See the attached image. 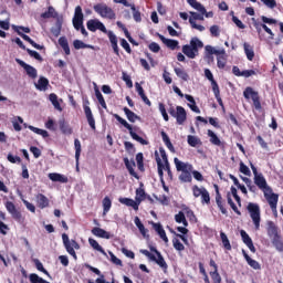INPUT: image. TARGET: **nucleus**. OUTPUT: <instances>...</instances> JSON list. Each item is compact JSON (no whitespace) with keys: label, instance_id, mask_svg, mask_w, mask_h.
<instances>
[{"label":"nucleus","instance_id":"nucleus-12","mask_svg":"<svg viewBox=\"0 0 283 283\" xmlns=\"http://www.w3.org/2000/svg\"><path fill=\"white\" fill-rule=\"evenodd\" d=\"M189 23L193 30L205 32V25L196 23V21H205V15L198 12H190Z\"/></svg>","mask_w":283,"mask_h":283},{"label":"nucleus","instance_id":"nucleus-33","mask_svg":"<svg viewBox=\"0 0 283 283\" xmlns=\"http://www.w3.org/2000/svg\"><path fill=\"white\" fill-rule=\"evenodd\" d=\"M118 202H120V205H125L126 207H132L134 209V211H138V202L134 201V199L120 197L118 199Z\"/></svg>","mask_w":283,"mask_h":283},{"label":"nucleus","instance_id":"nucleus-8","mask_svg":"<svg viewBox=\"0 0 283 283\" xmlns=\"http://www.w3.org/2000/svg\"><path fill=\"white\" fill-rule=\"evenodd\" d=\"M243 96L247 98V101L251 98L253 107L256 109V112H262V102L260 101V93H258V91H254L253 87L248 86L243 91Z\"/></svg>","mask_w":283,"mask_h":283},{"label":"nucleus","instance_id":"nucleus-42","mask_svg":"<svg viewBox=\"0 0 283 283\" xmlns=\"http://www.w3.org/2000/svg\"><path fill=\"white\" fill-rule=\"evenodd\" d=\"M88 244L92 247V249L102 253V255H107V252H105V249H103V247H101V244H98V241H96V239L90 238Z\"/></svg>","mask_w":283,"mask_h":283},{"label":"nucleus","instance_id":"nucleus-62","mask_svg":"<svg viewBox=\"0 0 283 283\" xmlns=\"http://www.w3.org/2000/svg\"><path fill=\"white\" fill-rule=\"evenodd\" d=\"M144 199H145V189H143V188L137 189L136 190V198H135L137 205L139 206L140 202H143Z\"/></svg>","mask_w":283,"mask_h":283},{"label":"nucleus","instance_id":"nucleus-37","mask_svg":"<svg viewBox=\"0 0 283 283\" xmlns=\"http://www.w3.org/2000/svg\"><path fill=\"white\" fill-rule=\"evenodd\" d=\"M243 50L248 61H253V59H255V51H253V46H251V44L245 42L243 44Z\"/></svg>","mask_w":283,"mask_h":283},{"label":"nucleus","instance_id":"nucleus-21","mask_svg":"<svg viewBox=\"0 0 283 283\" xmlns=\"http://www.w3.org/2000/svg\"><path fill=\"white\" fill-rule=\"evenodd\" d=\"M15 32H17V34H19V36H21V39H23V41H27V43H30V45H32V48H34L35 50H45L44 45L38 44L28 34H24L20 30H15Z\"/></svg>","mask_w":283,"mask_h":283},{"label":"nucleus","instance_id":"nucleus-44","mask_svg":"<svg viewBox=\"0 0 283 283\" xmlns=\"http://www.w3.org/2000/svg\"><path fill=\"white\" fill-rule=\"evenodd\" d=\"M102 207H103V216H107V213H109V210L112 209V199L109 197H105L102 200Z\"/></svg>","mask_w":283,"mask_h":283},{"label":"nucleus","instance_id":"nucleus-36","mask_svg":"<svg viewBox=\"0 0 283 283\" xmlns=\"http://www.w3.org/2000/svg\"><path fill=\"white\" fill-rule=\"evenodd\" d=\"M217 66L219 70L227 67V51L223 49V53L217 55Z\"/></svg>","mask_w":283,"mask_h":283},{"label":"nucleus","instance_id":"nucleus-29","mask_svg":"<svg viewBox=\"0 0 283 283\" xmlns=\"http://www.w3.org/2000/svg\"><path fill=\"white\" fill-rule=\"evenodd\" d=\"M155 158L157 163V171L159 176V180L165 178V164H163V159H160V156L158 155V151H155Z\"/></svg>","mask_w":283,"mask_h":283},{"label":"nucleus","instance_id":"nucleus-52","mask_svg":"<svg viewBox=\"0 0 283 283\" xmlns=\"http://www.w3.org/2000/svg\"><path fill=\"white\" fill-rule=\"evenodd\" d=\"M220 238L226 251H231V242L229 241V237H227V233L220 232Z\"/></svg>","mask_w":283,"mask_h":283},{"label":"nucleus","instance_id":"nucleus-2","mask_svg":"<svg viewBox=\"0 0 283 283\" xmlns=\"http://www.w3.org/2000/svg\"><path fill=\"white\" fill-rule=\"evenodd\" d=\"M266 231L269 238L272 239L273 247L279 251V253H283V241L282 234H280V228L273 221H266Z\"/></svg>","mask_w":283,"mask_h":283},{"label":"nucleus","instance_id":"nucleus-47","mask_svg":"<svg viewBox=\"0 0 283 283\" xmlns=\"http://www.w3.org/2000/svg\"><path fill=\"white\" fill-rule=\"evenodd\" d=\"M175 221L178 224H184V227H189V222L187 221V217H185V212L179 211L176 216H175Z\"/></svg>","mask_w":283,"mask_h":283},{"label":"nucleus","instance_id":"nucleus-31","mask_svg":"<svg viewBox=\"0 0 283 283\" xmlns=\"http://www.w3.org/2000/svg\"><path fill=\"white\" fill-rule=\"evenodd\" d=\"M151 262H156V264L163 269L164 273H167L169 265H167V262L160 252H157V258L155 256V260H151Z\"/></svg>","mask_w":283,"mask_h":283},{"label":"nucleus","instance_id":"nucleus-23","mask_svg":"<svg viewBox=\"0 0 283 283\" xmlns=\"http://www.w3.org/2000/svg\"><path fill=\"white\" fill-rule=\"evenodd\" d=\"M35 202L39 209H48V207H50V199H48L43 193L35 195Z\"/></svg>","mask_w":283,"mask_h":283},{"label":"nucleus","instance_id":"nucleus-51","mask_svg":"<svg viewBox=\"0 0 283 283\" xmlns=\"http://www.w3.org/2000/svg\"><path fill=\"white\" fill-rule=\"evenodd\" d=\"M187 3H189V6H191V8H193L198 12H205V6L198 2V0H187Z\"/></svg>","mask_w":283,"mask_h":283},{"label":"nucleus","instance_id":"nucleus-49","mask_svg":"<svg viewBox=\"0 0 283 283\" xmlns=\"http://www.w3.org/2000/svg\"><path fill=\"white\" fill-rule=\"evenodd\" d=\"M205 76L206 78H208V81H210L212 85V90H216V87H219L218 82H216V80L213 78V73H211V70L205 69Z\"/></svg>","mask_w":283,"mask_h":283},{"label":"nucleus","instance_id":"nucleus-25","mask_svg":"<svg viewBox=\"0 0 283 283\" xmlns=\"http://www.w3.org/2000/svg\"><path fill=\"white\" fill-rule=\"evenodd\" d=\"M86 269H88V271H91L92 273H95V275L99 276L98 279L95 280L96 283H116L114 280L112 282H106L105 275L101 273V270H98V268H94L90 264H86Z\"/></svg>","mask_w":283,"mask_h":283},{"label":"nucleus","instance_id":"nucleus-15","mask_svg":"<svg viewBox=\"0 0 283 283\" xmlns=\"http://www.w3.org/2000/svg\"><path fill=\"white\" fill-rule=\"evenodd\" d=\"M15 63L20 65V67H23V70L27 72V76L29 78H36L38 76V71L34 69V66L23 62L21 59H15Z\"/></svg>","mask_w":283,"mask_h":283},{"label":"nucleus","instance_id":"nucleus-50","mask_svg":"<svg viewBox=\"0 0 283 283\" xmlns=\"http://www.w3.org/2000/svg\"><path fill=\"white\" fill-rule=\"evenodd\" d=\"M191 171L192 170H185L181 171L180 176H179V180L181 182H191V180H193V178L191 177Z\"/></svg>","mask_w":283,"mask_h":283},{"label":"nucleus","instance_id":"nucleus-20","mask_svg":"<svg viewBox=\"0 0 283 283\" xmlns=\"http://www.w3.org/2000/svg\"><path fill=\"white\" fill-rule=\"evenodd\" d=\"M242 255L251 269H253L254 271H260V269H262V265L260 264V262H258L256 260H253L249 255V253H247V250H242Z\"/></svg>","mask_w":283,"mask_h":283},{"label":"nucleus","instance_id":"nucleus-30","mask_svg":"<svg viewBox=\"0 0 283 283\" xmlns=\"http://www.w3.org/2000/svg\"><path fill=\"white\" fill-rule=\"evenodd\" d=\"M158 38L169 48V50H176L178 48V40L167 39L160 33H158Z\"/></svg>","mask_w":283,"mask_h":283},{"label":"nucleus","instance_id":"nucleus-16","mask_svg":"<svg viewBox=\"0 0 283 283\" xmlns=\"http://www.w3.org/2000/svg\"><path fill=\"white\" fill-rule=\"evenodd\" d=\"M83 27V8L81 6H77L75 8L74 17H73V28H75L77 31L81 30Z\"/></svg>","mask_w":283,"mask_h":283},{"label":"nucleus","instance_id":"nucleus-59","mask_svg":"<svg viewBox=\"0 0 283 283\" xmlns=\"http://www.w3.org/2000/svg\"><path fill=\"white\" fill-rule=\"evenodd\" d=\"M130 10L133 11V19L136 23H140L143 21V17L140 15V11L136 10V6L132 4Z\"/></svg>","mask_w":283,"mask_h":283},{"label":"nucleus","instance_id":"nucleus-11","mask_svg":"<svg viewBox=\"0 0 283 283\" xmlns=\"http://www.w3.org/2000/svg\"><path fill=\"white\" fill-rule=\"evenodd\" d=\"M4 207L10 213L11 218L15 220V222H19L20 224H23L25 222V218H23V214L17 209V206H14V202L12 201H7L4 202Z\"/></svg>","mask_w":283,"mask_h":283},{"label":"nucleus","instance_id":"nucleus-27","mask_svg":"<svg viewBox=\"0 0 283 283\" xmlns=\"http://www.w3.org/2000/svg\"><path fill=\"white\" fill-rule=\"evenodd\" d=\"M216 202L221 213L223 216H227L228 211H227V208H224V203L222 202V195H220V190L218 189V186H216Z\"/></svg>","mask_w":283,"mask_h":283},{"label":"nucleus","instance_id":"nucleus-40","mask_svg":"<svg viewBox=\"0 0 283 283\" xmlns=\"http://www.w3.org/2000/svg\"><path fill=\"white\" fill-rule=\"evenodd\" d=\"M74 147H75V163H76V169L78 171V160H81V140L78 138L74 139Z\"/></svg>","mask_w":283,"mask_h":283},{"label":"nucleus","instance_id":"nucleus-19","mask_svg":"<svg viewBox=\"0 0 283 283\" xmlns=\"http://www.w3.org/2000/svg\"><path fill=\"white\" fill-rule=\"evenodd\" d=\"M240 235L242 238L243 244L248 247V249L251 251V253H255V245L253 244V239L247 233V231L241 230Z\"/></svg>","mask_w":283,"mask_h":283},{"label":"nucleus","instance_id":"nucleus-58","mask_svg":"<svg viewBox=\"0 0 283 283\" xmlns=\"http://www.w3.org/2000/svg\"><path fill=\"white\" fill-rule=\"evenodd\" d=\"M207 188L205 187H198V185L192 186V196L195 198H200L202 196V192H205Z\"/></svg>","mask_w":283,"mask_h":283},{"label":"nucleus","instance_id":"nucleus-4","mask_svg":"<svg viewBox=\"0 0 283 283\" xmlns=\"http://www.w3.org/2000/svg\"><path fill=\"white\" fill-rule=\"evenodd\" d=\"M247 211L254 224L255 231H260V223L262 222V210L260 209V205L249 202Z\"/></svg>","mask_w":283,"mask_h":283},{"label":"nucleus","instance_id":"nucleus-57","mask_svg":"<svg viewBox=\"0 0 283 283\" xmlns=\"http://www.w3.org/2000/svg\"><path fill=\"white\" fill-rule=\"evenodd\" d=\"M212 92H213L214 98H217V102L219 103L220 107H222V109H224V103L222 102V97L220 96V86H214V88H212Z\"/></svg>","mask_w":283,"mask_h":283},{"label":"nucleus","instance_id":"nucleus-1","mask_svg":"<svg viewBox=\"0 0 283 283\" xmlns=\"http://www.w3.org/2000/svg\"><path fill=\"white\" fill-rule=\"evenodd\" d=\"M86 28L87 30H90V32H96V30H99V32H103V34H107L114 54L116 56H120V49L118 48V36L114 34V31L107 30L105 24L98 19L88 20L86 22Z\"/></svg>","mask_w":283,"mask_h":283},{"label":"nucleus","instance_id":"nucleus-53","mask_svg":"<svg viewBox=\"0 0 283 283\" xmlns=\"http://www.w3.org/2000/svg\"><path fill=\"white\" fill-rule=\"evenodd\" d=\"M228 205L231 207L232 211L237 213V216H242V212L238 209V206H235V202H233V199L231 198V193L228 192L227 195Z\"/></svg>","mask_w":283,"mask_h":283},{"label":"nucleus","instance_id":"nucleus-18","mask_svg":"<svg viewBox=\"0 0 283 283\" xmlns=\"http://www.w3.org/2000/svg\"><path fill=\"white\" fill-rule=\"evenodd\" d=\"M150 224L154 231H156L159 238L165 242V244L169 243V238H167V232H165V228H163V224L160 222L156 223L154 221H150Z\"/></svg>","mask_w":283,"mask_h":283},{"label":"nucleus","instance_id":"nucleus-60","mask_svg":"<svg viewBox=\"0 0 283 283\" xmlns=\"http://www.w3.org/2000/svg\"><path fill=\"white\" fill-rule=\"evenodd\" d=\"M201 205H211V196L209 195V190H205L201 196Z\"/></svg>","mask_w":283,"mask_h":283},{"label":"nucleus","instance_id":"nucleus-13","mask_svg":"<svg viewBox=\"0 0 283 283\" xmlns=\"http://www.w3.org/2000/svg\"><path fill=\"white\" fill-rule=\"evenodd\" d=\"M83 109L91 129H93V132H96V119H94V114H92V108L90 107V101L87 99L85 101L83 105Z\"/></svg>","mask_w":283,"mask_h":283},{"label":"nucleus","instance_id":"nucleus-39","mask_svg":"<svg viewBox=\"0 0 283 283\" xmlns=\"http://www.w3.org/2000/svg\"><path fill=\"white\" fill-rule=\"evenodd\" d=\"M208 136L210 138L211 145H216V147H222V140H220V138L216 133H213V130L208 129Z\"/></svg>","mask_w":283,"mask_h":283},{"label":"nucleus","instance_id":"nucleus-61","mask_svg":"<svg viewBox=\"0 0 283 283\" xmlns=\"http://www.w3.org/2000/svg\"><path fill=\"white\" fill-rule=\"evenodd\" d=\"M25 52H28L29 56H31L32 59H35V61L43 63V56H41V54H39V52L31 50V49H27Z\"/></svg>","mask_w":283,"mask_h":283},{"label":"nucleus","instance_id":"nucleus-35","mask_svg":"<svg viewBox=\"0 0 283 283\" xmlns=\"http://www.w3.org/2000/svg\"><path fill=\"white\" fill-rule=\"evenodd\" d=\"M48 85H50V81L46 77L41 76L35 84V88L39 90V92H45L48 91Z\"/></svg>","mask_w":283,"mask_h":283},{"label":"nucleus","instance_id":"nucleus-10","mask_svg":"<svg viewBox=\"0 0 283 283\" xmlns=\"http://www.w3.org/2000/svg\"><path fill=\"white\" fill-rule=\"evenodd\" d=\"M251 169L254 176V185L261 190V191H270L271 186L266 182V178H264V175L258 172V168L251 164Z\"/></svg>","mask_w":283,"mask_h":283},{"label":"nucleus","instance_id":"nucleus-14","mask_svg":"<svg viewBox=\"0 0 283 283\" xmlns=\"http://www.w3.org/2000/svg\"><path fill=\"white\" fill-rule=\"evenodd\" d=\"M263 195L270 208L277 207V202H280V195L273 192V188L265 190Z\"/></svg>","mask_w":283,"mask_h":283},{"label":"nucleus","instance_id":"nucleus-26","mask_svg":"<svg viewBox=\"0 0 283 283\" xmlns=\"http://www.w3.org/2000/svg\"><path fill=\"white\" fill-rule=\"evenodd\" d=\"M124 164L127 169V171L133 176V178H136L138 180V172L134 170V167H136V163L134 160L129 161V158H124Z\"/></svg>","mask_w":283,"mask_h":283},{"label":"nucleus","instance_id":"nucleus-5","mask_svg":"<svg viewBox=\"0 0 283 283\" xmlns=\"http://www.w3.org/2000/svg\"><path fill=\"white\" fill-rule=\"evenodd\" d=\"M168 113L172 118H176L177 125H185L187 123V111L182 106H174L169 104Z\"/></svg>","mask_w":283,"mask_h":283},{"label":"nucleus","instance_id":"nucleus-22","mask_svg":"<svg viewBox=\"0 0 283 283\" xmlns=\"http://www.w3.org/2000/svg\"><path fill=\"white\" fill-rule=\"evenodd\" d=\"M174 163L177 171H193V166L191 164H185L178 159V157L174 158Z\"/></svg>","mask_w":283,"mask_h":283},{"label":"nucleus","instance_id":"nucleus-34","mask_svg":"<svg viewBox=\"0 0 283 283\" xmlns=\"http://www.w3.org/2000/svg\"><path fill=\"white\" fill-rule=\"evenodd\" d=\"M23 126L28 127V129H30V132H33L34 134H38V136H42V138H49L50 137V133H48V130H45V129L36 128L32 125L28 126V124H23Z\"/></svg>","mask_w":283,"mask_h":283},{"label":"nucleus","instance_id":"nucleus-38","mask_svg":"<svg viewBox=\"0 0 283 283\" xmlns=\"http://www.w3.org/2000/svg\"><path fill=\"white\" fill-rule=\"evenodd\" d=\"M187 143L190 147H200L202 146V140L198 136L188 135Z\"/></svg>","mask_w":283,"mask_h":283},{"label":"nucleus","instance_id":"nucleus-64","mask_svg":"<svg viewBox=\"0 0 283 283\" xmlns=\"http://www.w3.org/2000/svg\"><path fill=\"white\" fill-rule=\"evenodd\" d=\"M172 245L176 251H185V244L178 238L172 239Z\"/></svg>","mask_w":283,"mask_h":283},{"label":"nucleus","instance_id":"nucleus-55","mask_svg":"<svg viewBox=\"0 0 283 283\" xmlns=\"http://www.w3.org/2000/svg\"><path fill=\"white\" fill-rule=\"evenodd\" d=\"M95 96H96L101 107H103V109H107V103H105V97H103V93H101V91L98 88L95 90Z\"/></svg>","mask_w":283,"mask_h":283},{"label":"nucleus","instance_id":"nucleus-7","mask_svg":"<svg viewBox=\"0 0 283 283\" xmlns=\"http://www.w3.org/2000/svg\"><path fill=\"white\" fill-rule=\"evenodd\" d=\"M62 240H63V244H64V248H65L67 254L72 255V258L74 260H78V256L76 255V251H78V249H81V244H78V242H76V240L70 241V237L66 233L62 234Z\"/></svg>","mask_w":283,"mask_h":283},{"label":"nucleus","instance_id":"nucleus-56","mask_svg":"<svg viewBox=\"0 0 283 283\" xmlns=\"http://www.w3.org/2000/svg\"><path fill=\"white\" fill-rule=\"evenodd\" d=\"M29 280H30L31 283H50L45 279L39 276V274H36V273L30 274Z\"/></svg>","mask_w":283,"mask_h":283},{"label":"nucleus","instance_id":"nucleus-9","mask_svg":"<svg viewBox=\"0 0 283 283\" xmlns=\"http://www.w3.org/2000/svg\"><path fill=\"white\" fill-rule=\"evenodd\" d=\"M94 12L96 14H99L102 19H109L111 21L116 19V13L114 12V9L106 6L105 3H97L93 7Z\"/></svg>","mask_w":283,"mask_h":283},{"label":"nucleus","instance_id":"nucleus-24","mask_svg":"<svg viewBox=\"0 0 283 283\" xmlns=\"http://www.w3.org/2000/svg\"><path fill=\"white\" fill-rule=\"evenodd\" d=\"M206 50V56L207 59H211V62L213 63V54L216 56H218L219 54H224V49L221 50H217L216 48L211 46V45H206L205 46Z\"/></svg>","mask_w":283,"mask_h":283},{"label":"nucleus","instance_id":"nucleus-3","mask_svg":"<svg viewBox=\"0 0 283 283\" xmlns=\"http://www.w3.org/2000/svg\"><path fill=\"white\" fill-rule=\"evenodd\" d=\"M201 48H205V43H202L198 38H192L190 40V44H185L182 46V52L188 59H196Z\"/></svg>","mask_w":283,"mask_h":283},{"label":"nucleus","instance_id":"nucleus-28","mask_svg":"<svg viewBox=\"0 0 283 283\" xmlns=\"http://www.w3.org/2000/svg\"><path fill=\"white\" fill-rule=\"evenodd\" d=\"M92 233L93 235H96V238H103L104 240H109L112 238V234L109 232L98 227L93 228Z\"/></svg>","mask_w":283,"mask_h":283},{"label":"nucleus","instance_id":"nucleus-54","mask_svg":"<svg viewBox=\"0 0 283 283\" xmlns=\"http://www.w3.org/2000/svg\"><path fill=\"white\" fill-rule=\"evenodd\" d=\"M145 157L143 156V153H138L136 155V163H137V167L139 169V171H145Z\"/></svg>","mask_w":283,"mask_h":283},{"label":"nucleus","instance_id":"nucleus-48","mask_svg":"<svg viewBox=\"0 0 283 283\" xmlns=\"http://www.w3.org/2000/svg\"><path fill=\"white\" fill-rule=\"evenodd\" d=\"M161 138L169 151H176V149L174 148V144H171V139L169 138V135H167V133L161 132Z\"/></svg>","mask_w":283,"mask_h":283},{"label":"nucleus","instance_id":"nucleus-43","mask_svg":"<svg viewBox=\"0 0 283 283\" xmlns=\"http://www.w3.org/2000/svg\"><path fill=\"white\" fill-rule=\"evenodd\" d=\"M59 45L62 48V50H64V53L66 54V56H70L71 51H70V43L67 42V38L61 36L59 39Z\"/></svg>","mask_w":283,"mask_h":283},{"label":"nucleus","instance_id":"nucleus-32","mask_svg":"<svg viewBox=\"0 0 283 283\" xmlns=\"http://www.w3.org/2000/svg\"><path fill=\"white\" fill-rule=\"evenodd\" d=\"M41 19H57L59 12H56V9L54 7L50 6L48 7V11L41 13Z\"/></svg>","mask_w":283,"mask_h":283},{"label":"nucleus","instance_id":"nucleus-17","mask_svg":"<svg viewBox=\"0 0 283 283\" xmlns=\"http://www.w3.org/2000/svg\"><path fill=\"white\" fill-rule=\"evenodd\" d=\"M57 125H59L60 132L64 136H72V134H74V129L72 128V126H70V123L65 120V117L60 118L57 122Z\"/></svg>","mask_w":283,"mask_h":283},{"label":"nucleus","instance_id":"nucleus-46","mask_svg":"<svg viewBox=\"0 0 283 283\" xmlns=\"http://www.w3.org/2000/svg\"><path fill=\"white\" fill-rule=\"evenodd\" d=\"M174 72L178 76V78H181V81H189V73H187L185 69L175 67Z\"/></svg>","mask_w":283,"mask_h":283},{"label":"nucleus","instance_id":"nucleus-6","mask_svg":"<svg viewBox=\"0 0 283 283\" xmlns=\"http://www.w3.org/2000/svg\"><path fill=\"white\" fill-rule=\"evenodd\" d=\"M113 116H114V118L117 119V123H119L120 125H123V127L128 129L133 140H136L137 143H140V145H149V142H147V139L138 136V134H136V132H134V127H132V125L129 123H127L125 120V118L120 117V115H118V114H114Z\"/></svg>","mask_w":283,"mask_h":283},{"label":"nucleus","instance_id":"nucleus-45","mask_svg":"<svg viewBox=\"0 0 283 283\" xmlns=\"http://www.w3.org/2000/svg\"><path fill=\"white\" fill-rule=\"evenodd\" d=\"M49 101L52 103L53 107L57 109V112H63V107H61V103H59V96L54 93L49 95Z\"/></svg>","mask_w":283,"mask_h":283},{"label":"nucleus","instance_id":"nucleus-63","mask_svg":"<svg viewBox=\"0 0 283 283\" xmlns=\"http://www.w3.org/2000/svg\"><path fill=\"white\" fill-rule=\"evenodd\" d=\"M210 277L213 283H222V276H220L218 270H213L212 272H210Z\"/></svg>","mask_w":283,"mask_h":283},{"label":"nucleus","instance_id":"nucleus-41","mask_svg":"<svg viewBox=\"0 0 283 283\" xmlns=\"http://www.w3.org/2000/svg\"><path fill=\"white\" fill-rule=\"evenodd\" d=\"M124 113L129 120V123H135L136 120H140V116H138L136 113H134L128 107H124Z\"/></svg>","mask_w":283,"mask_h":283}]
</instances>
